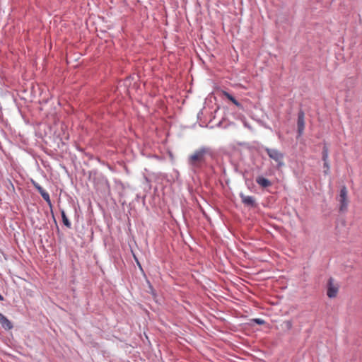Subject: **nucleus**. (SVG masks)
<instances>
[{
  "mask_svg": "<svg viewBox=\"0 0 362 362\" xmlns=\"http://www.w3.org/2000/svg\"><path fill=\"white\" fill-rule=\"evenodd\" d=\"M211 154L210 149L207 147H202L195 151L193 154L189 157V164L193 167L199 168L205 162L206 155Z\"/></svg>",
  "mask_w": 362,
  "mask_h": 362,
  "instance_id": "f257e3e1",
  "label": "nucleus"
},
{
  "mask_svg": "<svg viewBox=\"0 0 362 362\" xmlns=\"http://www.w3.org/2000/svg\"><path fill=\"white\" fill-rule=\"evenodd\" d=\"M265 151L269 157L277 163V166L279 168L284 165V154L281 151L275 148H266Z\"/></svg>",
  "mask_w": 362,
  "mask_h": 362,
  "instance_id": "f03ea898",
  "label": "nucleus"
},
{
  "mask_svg": "<svg viewBox=\"0 0 362 362\" xmlns=\"http://www.w3.org/2000/svg\"><path fill=\"white\" fill-rule=\"evenodd\" d=\"M340 199V207L339 210L341 211H344L346 210L348 206V200H347V189L346 187H343L340 190L339 194Z\"/></svg>",
  "mask_w": 362,
  "mask_h": 362,
  "instance_id": "7ed1b4c3",
  "label": "nucleus"
},
{
  "mask_svg": "<svg viewBox=\"0 0 362 362\" xmlns=\"http://www.w3.org/2000/svg\"><path fill=\"white\" fill-rule=\"evenodd\" d=\"M339 286L334 284V279L330 278L327 284V295L329 298H335L338 293Z\"/></svg>",
  "mask_w": 362,
  "mask_h": 362,
  "instance_id": "20e7f679",
  "label": "nucleus"
},
{
  "mask_svg": "<svg viewBox=\"0 0 362 362\" xmlns=\"http://www.w3.org/2000/svg\"><path fill=\"white\" fill-rule=\"evenodd\" d=\"M33 184L38 192L41 194L44 200L49 205H52L49 194L38 183L33 181Z\"/></svg>",
  "mask_w": 362,
  "mask_h": 362,
  "instance_id": "39448f33",
  "label": "nucleus"
},
{
  "mask_svg": "<svg viewBox=\"0 0 362 362\" xmlns=\"http://www.w3.org/2000/svg\"><path fill=\"white\" fill-rule=\"evenodd\" d=\"M297 126L298 134L301 135L305 129V115L302 111L298 113Z\"/></svg>",
  "mask_w": 362,
  "mask_h": 362,
  "instance_id": "423d86ee",
  "label": "nucleus"
},
{
  "mask_svg": "<svg viewBox=\"0 0 362 362\" xmlns=\"http://www.w3.org/2000/svg\"><path fill=\"white\" fill-rule=\"evenodd\" d=\"M240 197L242 199V202L248 206H255V198L252 196H246L243 193L240 194Z\"/></svg>",
  "mask_w": 362,
  "mask_h": 362,
  "instance_id": "0eeeda50",
  "label": "nucleus"
},
{
  "mask_svg": "<svg viewBox=\"0 0 362 362\" xmlns=\"http://www.w3.org/2000/svg\"><path fill=\"white\" fill-rule=\"evenodd\" d=\"M0 324L6 329L9 330L13 328V325H12L11 322L1 313H0Z\"/></svg>",
  "mask_w": 362,
  "mask_h": 362,
  "instance_id": "6e6552de",
  "label": "nucleus"
},
{
  "mask_svg": "<svg viewBox=\"0 0 362 362\" xmlns=\"http://www.w3.org/2000/svg\"><path fill=\"white\" fill-rule=\"evenodd\" d=\"M257 183L262 187H267L272 185V182L267 178L258 177L256 179Z\"/></svg>",
  "mask_w": 362,
  "mask_h": 362,
  "instance_id": "1a4fd4ad",
  "label": "nucleus"
},
{
  "mask_svg": "<svg viewBox=\"0 0 362 362\" xmlns=\"http://www.w3.org/2000/svg\"><path fill=\"white\" fill-rule=\"evenodd\" d=\"M223 95L227 98L230 101H231L235 105H236L237 107H241V105L240 103L233 96L231 95L230 93H228V92L226 91H223Z\"/></svg>",
  "mask_w": 362,
  "mask_h": 362,
  "instance_id": "9d476101",
  "label": "nucleus"
},
{
  "mask_svg": "<svg viewBox=\"0 0 362 362\" xmlns=\"http://www.w3.org/2000/svg\"><path fill=\"white\" fill-rule=\"evenodd\" d=\"M61 214H62V221H63V223L69 228H71V222L69 221V219L67 218L66 216V214L64 212V210H62L61 211Z\"/></svg>",
  "mask_w": 362,
  "mask_h": 362,
  "instance_id": "9b49d317",
  "label": "nucleus"
},
{
  "mask_svg": "<svg viewBox=\"0 0 362 362\" xmlns=\"http://www.w3.org/2000/svg\"><path fill=\"white\" fill-rule=\"evenodd\" d=\"M327 158H328L327 149L326 148H324L323 151H322V160H323V161H326V160H327Z\"/></svg>",
  "mask_w": 362,
  "mask_h": 362,
  "instance_id": "f8f14e48",
  "label": "nucleus"
},
{
  "mask_svg": "<svg viewBox=\"0 0 362 362\" xmlns=\"http://www.w3.org/2000/svg\"><path fill=\"white\" fill-rule=\"evenodd\" d=\"M324 167L326 168V169H327L326 170H325V173L328 174L329 170V165L327 160L324 161Z\"/></svg>",
  "mask_w": 362,
  "mask_h": 362,
  "instance_id": "ddd939ff",
  "label": "nucleus"
},
{
  "mask_svg": "<svg viewBox=\"0 0 362 362\" xmlns=\"http://www.w3.org/2000/svg\"><path fill=\"white\" fill-rule=\"evenodd\" d=\"M133 257H134V260H135V262H136V263L137 266L139 267V268L141 270H142L141 264V263L139 262V261L138 258L136 257V256L134 254H133Z\"/></svg>",
  "mask_w": 362,
  "mask_h": 362,
  "instance_id": "4468645a",
  "label": "nucleus"
},
{
  "mask_svg": "<svg viewBox=\"0 0 362 362\" xmlns=\"http://www.w3.org/2000/svg\"><path fill=\"white\" fill-rule=\"evenodd\" d=\"M285 324H286V327H287L288 329H291V328H292L293 325H292L291 321H290V320H287V321H286V322H285Z\"/></svg>",
  "mask_w": 362,
  "mask_h": 362,
  "instance_id": "2eb2a0df",
  "label": "nucleus"
},
{
  "mask_svg": "<svg viewBox=\"0 0 362 362\" xmlns=\"http://www.w3.org/2000/svg\"><path fill=\"white\" fill-rule=\"evenodd\" d=\"M255 322L257 324H258V325H263V324H264V321L262 319H259V318L255 319Z\"/></svg>",
  "mask_w": 362,
  "mask_h": 362,
  "instance_id": "dca6fc26",
  "label": "nucleus"
},
{
  "mask_svg": "<svg viewBox=\"0 0 362 362\" xmlns=\"http://www.w3.org/2000/svg\"><path fill=\"white\" fill-rule=\"evenodd\" d=\"M4 300V297L2 296V295L0 293V300Z\"/></svg>",
  "mask_w": 362,
  "mask_h": 362,
  "instance_id": "f3484780",
  "label": "nucleus"
}]
</instances>
